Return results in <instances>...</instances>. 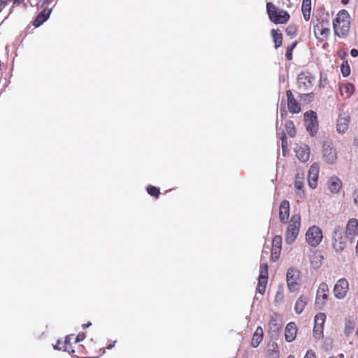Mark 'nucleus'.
I'll return each mask as SVG.
<instances>
[{
  "label": "nucleus",
  "instance_id": "obj_1",
  "mask_svg": "<svg viewBox=\"0 0 358 358\" xmlns=\"http://www.w3.org/2000/svg\"><path fill=\"white\" fill-rule=\"evenodd\" d=\"M333 26L335 35L340 38L348 36L350 29V17L346 10L343 9L338 13Z\"/></svg>",
  "mask_w": 358,
  "mask_h": 358
},
{
  "label": "nucleus",
  "instance_id": "obj_2",
  "mask_svg": "<svg viewBox=\"0 0 358 358\" xmlns=\"http://www.w3.org/2000/svg\"><path fill=\"white\" fill-rule=\"evenodd\" d=\"M266 10L270 20L275 24H285L290 18L287 11L278 8L271 2L266 3Z\"/></svg>",
  "mask_w": 358,
  "mask_h": 358
},
{
  "label": "nucleus",
  "instance_id": "obj_3",
  "mask_svg": "<svg viewBox=\"0 0 358 358\" xmlns=\"http://www.w3.org/2000/svg\"><path fill=\"white\" fill-rule=\"evenodd\" d=\"M301 227V216L299 214H294L291 217L288 227L285 232V241L287 244L293 243L299 232Z\"/></svg>",
  "mask_w": 358,
  "mask_h": 358
},
{
  "label": "nucleus",
  "instance_id": "obj_4",
  "mask_svg": "<svg viewBox=\"0 0 358 358\" xmlns=\"http://www.w3.org/2000/svg\"><path fill=\"white\" fill-rule=\"evenodd\" d=\"M315 77L308 71L301 72L297 77V87L301 92H306L313 87Z\"/></svg>",
  "mask_w": 358,
  "mask_h": 358
},
{
  "label": "nucleus",
  "instance_id": "obj_5",
  "mask_svg": "<svg viewBox=\"0 0 358 358\" xmlns=\"http://www.w3.org/2000/svg\"><path fill=\"white\" fill-rule=\"evenodd\" d=\"M329 296V289L327 283L320 284L315 297V306L319 309H323Z\"/></svg>",
  "mask_w": 358,
  "mask_h": 358
},
{
  "label": "nucleus",
  "instance_id": "obj_6",
  "mask_svg": "<svg viewBox=\"0 0 358 358\" xmlns=\"http://www.w3.org/2000/svg\"><path fill=\"white\" fill-rule=\"evenodd\" d=\"M323 238L322 230L317 226L310 227L306 233V240L313 247L317 246Z\"/></svg>",
  "mask_w": 358,
  "mask_h": 358
},
{
  "label": "nucleus",
  "instance_id": "obj_7",
  "mask_svg": "<svg viewBox=\"0 0 358 358\" xmlns=\"http://www.w3.org/2000/svg\"><path fill=\"white\" fill-rule=\"evenodd\" d=\"M304 121L306 129L311 136L317 133L318 129V122L317 114L313 110H309L304 114Z\"/></svg>",
  "mask_w": 358,
  "mask_h": 358
},
{
  "label": "nucleus",
  "instance_id": "obj_8",
  "mask_svg": "<svg viewBox=\"0 0 358 358\" xmlns=\"http://www.w3.org/2000/svg\"><path fill=\"white\" fill-rule=\"evenodd\" d=\"M268 277V264L266 263H262L259 266V276L257 287V291L262 294H264L266 292Z\"/></svg>",
  "mask_w": 358,
  "mask_h": 358
},
{
  "label": "nucleus",
  "instance_id": "obj_9",
  "mask_svg": "<svg viewBox=\"0 0 358 358\" xmlns=\"http://www.w3.org/2000/svg\"><path fill=\"white\" fill-rule=\"evenodd\" d=\"M347 236L341 230L336 229L333 234V247L336 252H342L346 247Z\"/></svg>",
  "mask_w": 358,
  "mask_h": 358
},
{
  "label": "nucleus",
  "instance_id": "obj_10",
  "mask_svg": "<svg viewBox=\"0 0 358 358\" xmlns=\"http://www.w3.org/2000/svg\"><path fill=\"white\" fill-rule=\"evenodd\" d=\"M349 292V282L347 279L343 278L339 279L334 287V294L338 299H344Z\"/></svg>",
  "mask_w": 358,
  "mask_h": 358
},
{
  "label": "nucleus",
  "instance_id": "obj_11",
  "mask_svg": "<svg viewBox=\"0 0 358 358\" xmlns=\"http://www.w3.org/2000/svg\"><path fill=\"white\" fill-rule=\"evenodd\" d=\"M299 271L294 268H289L287 272V284L292 292L299 289Z\"/></svg>",
  "mask_w": 358,
  "mask_h": 358
},
{
  "label": "nucleus",
  "instance_id": "obj_12",
  "mask_svg": "<svg viewBox=\"0 0 358 358\" xmlns=\"http://www.w3.org/2000/svg\"><path fill=\"white\" fill-rule=\"evenodd\" d=\"M322 156L324 160L330 164L335 163L337 160V152L333 147L332 143L325 142L322 148Z\"/></svg>",
  "mask_w": 358,
  "mask_h": 358
},
{
  "label": "nucleus",
  "instance_id": "obj_13",
  "mask_svg": "<svg viewBox=\"0 0 358 358\" xmlns=\"http://www.w3.org/2000/svg\"><path fill=\"white\" fill-rule=\"evenodd\" d=\"M73 340V335H69L66 336L64 342L59 340L57 341V344L54 345V348L58 350H62L65 352H68L72 355L73 353L76 352V349H74V341L72 343Z\"/></svg>",
  "mask_w": 358,
  "mask_h": 358
},
{
  "label": "nucleus",
  "instance_id": "obj_14",
  "mask_svg": "<svg viewBox=\"0 0 358 358\" xmlns=\"http://www.w3.org/2000/svg\"><path fill=\"white\" fill-rule=\"evenodd\" d=\"M319 172V164L316 163L313 164L309 169L308 176V185L312 189H315L317 186Z\"/></svg>",
  "mask_w": 358,
  "mask_h": 358
},
{
  "label": "nucleus",
  "instance_id": "obj_15",
  "mask_svg": "<svg viewBox=\"0 0 358 358\" xmlns=\"http://www.w3.org/2000/svg\"><path fill=\"white\" fill-rule=\"evenodd\" d=\"M326 315L323 313H319L315 316L313 334L316 338H320L322 335Z\"/></svg>",
  "mask_w": 358,
  "mask_h": 358
},
{
  "label": "nucleus",
  "instance_id": "obj_16",
  "mask_svg": "<svg viewBox=\"0 0 358 358\" xmlns=\"http://www.w3.org/2000/svg\"><path fill=\"white\" fill-rule=\"evenodd\" d=\"M286 95L287 98V107L289 112L292 113H299L301 111V108L300 104L294 99L292 90H287Z\"/></svg>",
  "mask_w": 358,
  "mask_h": 358
},
{
  "label": "nucleus",
  "instance_id": "obj_17",
  "mask_svg": "<svg viewBox=\"0 0 358 358\" xmlns=\"http://www.w3.org/2000/svg\"><path fill=\"white\" fill-rule=\"evenodd\" d=\"M296 157L301 162H306L310 157V148L307 145H296L294 148Z\"/></svg>",
  "mask_w": 358,
  "mask_h": 358
},
{
  "label": "nucleus",
  "instance_id": "obj_18",
  "mask_svg": "<svg viewBox=\"0 0 358 358\" xmlns=\"http://www.w3.org/2000/svg\"><path fill=\"white\" fill-rule=\"evenodd\" d=\"M290 206L287 200H283L279 207V219L281 222L286 223L289 217Z\"/></svg>",
  "mask_w": 358,
  "mask_h": 358
},
{
  "label": "nucleus",
  "instance_id": "obj_19",
  "mask_svg": "<svg viewBox=\"0 0 358 358\" xmlns=\"http://www.w3.org/2000/svg\"><path fill=\"white\" fill-rule=\"evenodd\" d=\"M297 327L294 322H289L285 329V338L286 341L292 342L296 336Z\"/></svg>",
  "mask_w": 358,
  "mask_h": 358
},
{
  "label": "nucleus",
  "instance_id": "obj_20",
  "mask_svg": "<svg viewBox=\"0 0 358 358\" xmlns=\"http://www.w3.org/2000/svg\"><path fill=\"white\" fill-rule=\"evenodd\" d=\"M350 117L349 115H340L337 120L336 130L338 133H345L349 127Z\"/></svg>",
  "mask_w": 358,
  "mask_h": 358
},
{
  "label": "nucleus",
  "instance_id": "obj_21",
  "mask_svg": "<svg viewBox=\"0 0 358 358\" xmlns=\"http://www.w3.org/2000/svg\"><path fill=\"white\" fill-rule=\"evenodd\" d=\"M328 189L332 194H338L342 189V181L336 176L331 177L327 182Z\"/></svg>",
  "mask_w": 358,
  "mask_h": 358
},
{
  "label": "nucleus",
  "instance_id": "obj_22",
  "mask_svg": "<svg viewBox=\"0 0 358 358\" xmlns=\"http://www.w3.org/2000/svg\"><path fill=\"white\" fill-rule=\"evenodd\" d=\"M314 32L316 36L320 37L321 40H326L330 34V28L324 27L322 22L319 23L314 27Z\"/></svg>",
  "mask_w": 358,
  "mask_h": 358
},
{
  "label": "nucleus",
  "instance_id": "obj_23",
  "mask_svg": "<svg viewBox=\"0 0 358 358\" xmlns=\"http://www.w3.org/2000/svg\"><path fill=\"white\" fill-rule=\"evenodd\" d=\"M268 326L269 331L279 332L282 329V324L279 318V315L275 313L271 315L270 317Z\"/></svg>",
  "mask_w": 358,
  "mask_h": 358
},
{
  "label": "nucleus",
  "instance_id": "obj_24",
  "mask_svg": "<svg viewBox=\"0 0 358 358\" xmlns=\"http://www.w3.org/2000/svg\"><path fill=\"white\" fill-rule=\"evenodd\" d=\"M358 234V220L357 219H350L346 226V236H355Z\"/></svg>",
  "mask_w": 358,
  "mask_h": 358
},
{
  "label": "nucleus",
  "instance_id": "obj_25",
  "mask_svg": "<svg viewBox=\"0 0 358 358\" xmlns=\"http://www.w3.org/2000/svg\"><path fill=\"white\" fill-rule=\"evenodd\" d=\"M264 337V331L261 327H258L252 338L251 345L253 348H257L259 346L260 343L262 342Z\"/></svg>",
  "mask_w": 358,
  "mask_h": 358
},
{
  "label": "nucleus",
  "instance_id": "obj_26",
  "mask_svg": "<svg viewBox=\"0 0 358 358\" xmlns=\"http://www.w3.org/2000/svg\"><path fill=\"white\" fill-rule=\"evenodd\" d=\"M51 13L50 9L45 8L43 9L36 17V18L34 20L33 24L38 27H39L42 23H43L50 16V14Z\"/></svg>",
  "mask_w": 358,
  "mask_h": 358
},
{
  "label": "nucleus",
  "instance_id": "obj_27",
  "mask_svg": "<svg viewBox=\"0 0 358 358\" xmlns=\"http://www.w3.org/2000/svg\"><path fill=\"white\" fill-rule=\"evenodd\" d=\"M301 11L303 18L306 21H308L311 14V0H303L301 5Z\"/></svg>",
  "mask_w": 358,
  "mask_h": 358
},
{
  "label": "nucleus",
  "instance_id": "obj_28",
  "mask_svg": "<svg viewBox=\"0 0 358 358\" xmlns=\"http://www.w3.org/2000/svg\"><path fill=\"white\" fill-rule=\"evenodd\" d=\"M308 301V298L303 294L301 295L296 301L294 310L297 314H300L304 310Z\"/></svg>",
  "mask_w": 358,
  "mask_h": 358
},
{
  "label": "nucleus",
  "instance_id": "obj_29",
  "mask_svg": "<svg viewBox=\"0 0 358 358\" xmlns=\"http://www.w3.org/2000/svg\"><path fill=\"white\" fill-rule=\"evenodd\" d=\"M274 47L275 49L280 48L282 44V35L279 29H272L271 31Z\"/></svg>",
  "mask_w": 358,
  "mask_h": 358
},
{
  "label": "nucleus",
  "instance_id": "obj_30",
  "mask_svg": "<svg viewBox=\"0 0 358 358\" xmlns=\"http://www.w3.org/2000/svg\"><path fill=\"white\" fill-rule=\"evenodd\" d=\"M340 91L342 96L350 98L355 91V86L351 83L343 84L340 87Z\"/></svg>",
  "mask_w": 358,
  "mask_h": 358
},
{
  "label": "nucleus",
  "instance_id": "obj_31",
  "mask_svg": "<svg viewBox=\"0 0 358 358\" xmlns=\"http://www.w3.org/2000/svg\"><path fill=\"white\" fill-rule=\"evenodd\" d=\"M304 185V173H297L295 176L294 186L296 189L299 190H302V195L301 198H303L305 196V192L303 190Z\"/></svg>",
  "mask_w": 358,
  "mask_h": 358
},
{
  "label": "nucleus",
  "instance_id": "obj_32",
  "mask_svg": "<svg viewBox=\"0 0 358 358\" xmlns=\"http://www.w3.org/2000/svg\"><path fill=\"white\" fill-rule=\"evenodd\" d=\"M74 349H76V352L72 355L74 358H82L86 353L85 347L78 342H74Z\"/></svg>",
  "mask_w": 358,
  "mask_h": 358
},
{
  "label": "nucleus",
  "instance_id": "obj_33",
  "mask_svg": "<svg viewBox=\"0 0 358 358\" xmlns=\"http://www.w3.org/2000/svg\"><path fill=\"white\" fill-rule=\"evenodd\" d=\"M286 133L290 136L294 137L296 134V129L292 121H288L285 124Z\"/></svg>",
  "mask_w": 358,
  "mask_h": 358
},
{
  "label": "nucleus",
  "instance_id": "obj_34",
  "mask_svg": "<svg viewBox=\"0 0 358 358\" xmlns=\"http://www.w3.org/2000/svg\"><path fill=\"white\" fill-rule=\"evenodd\" d=\"M146 190L150 196L157 199L160 194V189L153 185H148L146 187Z\"/></svg>",
  "mask_w": 358,
  "mask_h": 358
},
{
  "label": "nucleus",
  "instance_id": "obj_35",
  "mask_svg": "<svg viewBox=\"0 0 358 358\" xmlns=\"http://www.w3.org/2000/svg\"><path fill=\"white\" fill-rule=\"evenodd\" d=\"M297 45V41L294 42L292 45L287 47L285 57L288 61H292L293 59L292 52Z\"/></svg>",
  "mask_w": 358,
  "mask_h": 358
},
{
  "label": "nucleus",
  "instance_id": "obj_36",
  "mask_svg": "<svg viewBox=\"0 0 358 358\" xmlns=\"http://www.w3.org/2000/svg\"><path fill=\"white\" fill-rule=\"evenodd\" d=\"M341 71L344 77H348L350 76V67L347 60L343 62L341 66Z\"/></svg>",
  "mask_w": 358,
  "mask_h": 358
},
{
  "label": "nucleus",
  "instance_id": "obj_37",
  "mask_svg": "<svg viewBox=\"0 0 358 358\" xmlns=\"http://www.w3.org/2000/svg\"><path fill=\"white\" fill-rule=\"evenodd\" d=\"M282 245V237L280 236H275L272 241V248H275V250L281 249Z\"/></svg>",
  "mask_w": 358,
  "mask_h": 358
},
{
  "label": "nucleus",
  "instance_id": "obj_38",
  "mask_svg": "<svg viewBox=\"0 0 358 358\" xmlns=\"http://www.w3.org/2000/svg\"><path fill=\"white\" fill-rule=\"evenodd\" d=\"M328 78L326 74L322 73L320 74V80L319 82V87L320 88H324L328 85Z\"/></svg>",
  "mask_w": 358,
  "mask_h": 358
},
{
  "label": "nucleus",
  "instance_id": "obj_39",
  "mask_svg": "<svg viewBox=\"0 0 358 358\" xmlns=\"http://www.w3.org/2000/svg\"><path fill=\"white\" fill-rule=\"evenodd\" d=\"M280 140L282 141V154L285 155V152L287 150V138L285 134H282Z\"/></svg>",
  "mask_w": 358,
  "mask_h": 358
},
{
  "label": "nucleus",
  "instance_id": "obj_40",
  "mask_svg": "<svg viewBox=\"0 0 358 358\" xmlns=\"http://www.w3.org/2000/svg\"><path fill=\"white\" fill-rule=\"evenodd\" d=\"M285 32L288 36H295L297 34V29L294 25H289L286 29Z\"/></svg>",
  "mask_w": 358,
  "mask_h": 358
},
{
  "label": "nucleus",
  "instance_id": "obj_41",
  "mask_svg": "<svg viewBox=\"0 0 358 358\" xmlns=\"http://www.w3.org/2000/svg\"><path fill=\"white\" fill-rule=\"evenodd\" d=\"M281 249H278V250H275V248H272L271 249V259L273 261H277L280 257Z\"/></svg>",
  "mask_w": 358,
  "mask_h": 358
},
{
  "label": "nucleus",
  "instance_id": "obj_42",
  "mask_svg": "<svg viewBox=\"0 0 358 358\" xmlns=\"http://www.w3.org/2000/svg\"><path fill=\"white\" fill-rule=\"evenodd\" d=\"M353 329L352 323L350 321L346 322L345 327V332L346 334H350L353 331Z\"/></svg>",
  "mask_w": 358,
  "mask_h": 358
},
{
  "label": "nucleus",
  "instance_id": "obj_43",
  "mask_svg": "<svg viewBox=\"0 0 358 358\" xmlns=\"http://www.w3.org/2000/svg\"><path fill=\"white\" fill-rule=\"evenodd\" d=\"M314 97V94L313 93H305V94H301L300 95V98L301 99H303V100H306V99H308L309 101H310L311 99H313Z\"/></svg>",
  "mask_w": 358,
  "mask_h": 358
},
{
  "label": "nucleus",
  "instance_id": "obj_44",
  "mask_svg": "<svg viewBox=\"0 0 358 358\" xmlns=\"http://www.w3.org/2000/svg\"><path fill=\"white\" fill-rule=\"evenodd\" d=\"M304 358H316V355L313 350H308Z\"/></svg>",
  "mask_w": 358,
  "mask_h": 358
},
{
  "label": "nucleus",
  "instance_id": "obj_45",
  "mask_svg": "<svg viewBox=\"0 0 358 358\" xmlns=\"http://www.w3.org/2000/svg\"><path fill=\"white\" fill-rule=\"evenodd\" d=\"M85 336L84 334H78L76 338L73 337V341L79 343L85 338Z\"/></svg>",
  "mask_w": 358,
  "mask_h": 358
},
{
  "label": "nucleus",
  "instance_id": "obj_46",
  "mask_svg": "<svg viewBox=\"0 0 358 358\" xmlns=\"http://www.w3.org/2000/svg\"><path fill=\"white\" fill-rule=\"evenodd\" d=\"M8 0H0V12L3 8L8 4Z\"/></svg>",
  "mask_w": 358,
  "mask_h": 358
},
{
  "label": "nucleus",
  "instance_id": "obj_47",
  "mask_svg": "<svg viewBox=\"0 0 358 358\" xmlns=\"http://www.w3.org/2000/svg\"><path fill=\"white\" fill-rule=\"evenodd\" d=\"M350 55L353 57H357L358 56V50L357 49H352L350 50Z\"/></svg>",
  "mask_w": 358,
  "mask_h": 358
},
{
  "label": "nucleus",
  "instance_id": "obj_48",
  "mask_svg": "<svg viewBox=\"0 0 358 358\" xmlns=\"http://www.w3.org/2000/svg\"><path fill=\"white\" fill-rule=\"evenodd\" d=\"M353 196L355 203L358 206V189L355 191Z\"/></svg>",
  "mask_w": 358,
  "mask_h": 358
},
{
  "label": "nucleus",
  "instance_id": "obj_49",
  "mask_svg": "<svg viewBox=\"0 0 358 358\" xmlns=\"http://www.w3.org/2000/svg\"><path fill=\"white\" fill-rule=\"evenodd\" d=\"M321 260H320L319 262H316L315 264L314 263V261L313 260H311V264L313 265V266L314 268H317V267H319L320 265H321Z\"/></svg>",
  "mask_w": 358,
  "mask_h": 358
},
{
  "label": "nucleus",
  "instance_id": "obj_50",
  "mask_svg": "<svg viewBox=\"0 0 358 358\" xmlns=\"http://www.w3.org/2000/svg\"><path fill=\"white\" fill-rule=\"evenodd\" d=\"M116 342H117V341H114L113 343L109 344L108 345H107L106 347V349H107V350L112 349L115 346V344L116 343Z\"/></svg>",
  "mask_w": 358,
  "mask_h": 358
},
{
  "label": "nucleus",
  "instance_id": "obj_51",
  "mask_svg": "<svg viewBox=\"0 0 358 358\" xmlns=\"http://www.w3.org/2000/svg\"><path fill=\"white\" fill-rule=\"evenodd\" d=\"M24 0H13L14 5H20Z\"/></svg>",
  "mask_w": 358,
  "mask_h": 358
},
{
  "label": "nucleus",
  "instance_id": "obj_52",
  "mask_svg": "<svg viewBox=\"0 0 358 358\" xmlns=\"http://www.w3.org/2000/svg\"><path fill=\"white\" fill-rule=\"evenodd\" d=\"M90 325H92V323H91V322H88V323H87V324H83L82 325V327H83V329H86L87 327H90Z\"/></svg>",
  "mask_w": 358,
  "mask_h": 358
},
{
  "label": "nucleus",
  "instance_id": "obj_53",
  "mask_svg": "<svg viewBox=\"0 0 358 358\" xmlns=\"http://www.w3.org/2000/svg\"><path fill=\"white\" fill-rule=\"evenodd\" d=\"M282 296H283V295H282V293H280V292H278V293L276 294L275 298H280V299H282Z\"/></svg>",
  "mask_w": 358,
  "mask_h": 358
},
{
  "label": "nucleus",
  "instance_id": "obj_54",
  "mask_svg": "<svg viewBox=\"0 0 358 358\" xmlns=\"http://www.w3.org/2000/svg\"><path fill=\"white\" fill-rule=\"evenodd\" d=\"M53 1V0H45V3L47 4L51 3Z\"/></svg>",
  "mask_w": 358,
  "mask_h": 358
},
{
  "label": "nucleus",
  "instance_id": "obj_55",
  "mask_svg": "<svg viewBox=\"0 0 358 358\" xmlns=\"http://www.w3.org/2000/svg\"><path fill=\"white\" fill-rule=\"evenodd\" d=\"M287 358H295L293 355H289Z\"/></svg>",
  "mask_w": 358,
  "mask_h": 358
},
{
  "label": "nucleus",
  "instance_id": "obj_56",
  "mask_svg": "<svg viewBox=\"0 0 358 358\" xmlns=\"http://www.w3.org/2000/svg\"><path fill=\"white\" fill-rule=\"evenodd\" d=\"M83 358H99V357H83Z\"/></svg>",
  "mask_w": 358,
  "mask_h": 358
},
{
  "label": "nucleus",
  "instance_id": "obj_57",
  "mask_svg": "<svg viewBox=\"0 0 358 358\" xmlns=\"http://www.w3.org/2000/svg\"><path fill=\"white\" fill-rule=\"evenodd\" d=\"M355 143L358 146V138L355 140Z\"/></svg>",
  "mask_w": 358,
  "mask_h": 358
},
{
  "label": "nucleus",
  "instance_id": "obj_58",
  "mask_svg": "<svg viewBox=\"0 0 358 358\" xmlns=\"http://www.w3.org/2000/svg\"><path fill=\"white\" fill-rule=\"evenodd\" d=\"M342 1H343V3H346L348 1V0H343Z\"/></svg>",
  "mask_w": 358,
  "mask_h": 358
},
{
  "label": "nucleus",
  "instance_id": "obj_59",
  "mask_svg": "<svg viewBox=\"0 0 358 358\" xmlns=\"http://www.w3.org/2000/svg\"><path fill=\"white\" fill-rule=\"evenodd\" d=\"M329 358H336V357H329Z\"/></svg>",
  "mask_w": 358,
  "mask_h": 358
}]
</instances>
